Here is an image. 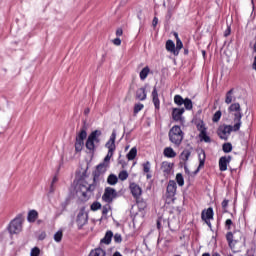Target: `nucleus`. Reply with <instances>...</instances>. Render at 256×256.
Listing matches in <instances>:
<instances>
[{
	"label": "nucleus",
	"mask_w": 256,
	"mask_h": 256,
	"mask_svg": "<svg viewBox=\"0 0 256 256\" xmlns=\"http://www.w3.org/2000/svg\"><path fill=\"white\" fill-rule=\"evenodd\" d=\"M95 189H97V185L94 182L89 184V182H87V180L84 178H80L75 186L76 195L85 200L91 198V195H93Z\"/></svg>",
	"instance_id": "f257e3e1"
},
{
	"label": "nucleus",
	"mask_w": 256,
	"mask_h": 256,
	"mask_svg": "<svg viewBox=\"0 0 256 256\" xmlns=\"http://www.w3.org/2000/svg\"><path fill=\"white\" fill-rule=\"evenodd\" d=\"M189 157H191V151L189 150H184L181 154H180V161L181 163H184V169H185V173H187V175H197L199 173V169L201 167H203V165H205V152H201L199 154V161H200V164L199 166L197 167V169L194 171V172H191L189 170V168L187 167V161H189Z\"/></svg>",
	"instance_id": "f03ea898"
},
{
	"label": "nucleus",
	"mask_w": 256,
	"mask_h": 256,
	"mask_svg": "<svg viewBox=\"0 0 256 256\" xmlns=\"http://www.w3.org/2000/svg\"><path fill=\"white\" fill-rule=\"evenodd\" d=\"M101 135H103L101 130H94L89 134L85 144L88 151H95V148L99 147L101 143Z\"/></svg>",
	"instance_id": "7ed1b4c3"
},
{
	"label": "nucleus",
	"mask_w": 256,
	"mask_h": 256,
	"mask_svg": "<svg viewBox=\"0 0 256 256\" xmlns=\"http://www.w3.org/2000/svg\"><path fill=\"white\" fill-rule=\"evenodd\" d=\"M230 115L234 116L235 129H241V119H243V113L241 112V104L233 103L228 107Z\"/></svg>",
	"instance_id": "20e7f679"
},
{
	"label": "nucleus",
	"mask_w": 256,
	"mask_h": 256,
	"mask_svg": "<svg viewBox=\"0 0 256 256\" xmlns=\"http://www.w3.org/2000/svg\"><path fill=\"white\" fill-rule=\"evenodd\" d=\"M169 139L171 143L179 147L183 141V131L179 126H173L169 131Z\"/></svg>",
	"instance_id": "39448f33"
},
{
	"label": "nucleus",
	"mask_w": 256,
	"mask_h": 256,
	"mask_svg": "<svg viewBox=\"0 0 256 256\" xmlns=\"http://www.w3.org/2000/svg\"><path fill=\"white\" fill-rule=\"evenodd\" d=\"M130 191L132 193V197H134V199L138 203L140 209H145V207H147V203L139 202L141 195H143V189L141 188V186H139L138 184H135V183H131Z\"/></svg>",
	"instance_id": "423d86ee"
},
{
	"label": "nucleus",
	"mask_w": 256,
	"mask_h": 256,
	"mask_svg": "<svg viewBox=\"0 0 256 256\" xmlns=\"http://www.w3.org/2000/svg\"><path fill=\"white\" fill-rule=\"evenodd\" d=\"M87 139V129L82 128L76 136L75 140V151L76 153H81L83 147L85 146V140Z\"/></svg>",
	"instance_id": "0eeeda50"
},
{
	"label": "nucleus",
	"mask_w": 256,
	"mask_h": 256,
	"mask_svg": "<svg viewBox=\"0 0 256 256\" xmlns=\"http://www.w3.org/2000/svg\"><path fill=\"white\" fill-rule=\"evenodd\" d=\"M23 230V218L21 216L16 217L13 221H11L8 231L11 235H17L21 233Z\"/></svg>",
	"instance_id": "6e6552de"
},
{
	"label": "nucleus",
	"mask_w": 256,
	"mask_h": 256,
	"mask_svg": "<svg viewBox=\"0 0 256 256\" xmlns=\"http://www.w3.org/2000/svg\"><path fill=\"white\" fill-rule=\"evenodd\" d=\"M107 166L103 165V164H98L96 166V169L93 171L92 173V177H93V183L97 185V183H99V181H101V179H103L105 173H107Z\"/></svg>",
	"instance_id": "1a4fd4ad"
},
{
	"label": "nucleus",
	"mask_w": 256,
	"mask_h": 256,
	"mask_svg": "<svg viewBox=\"0 0 256 256\" xmlns=\"http://www.w3.org/2000/svg\"><path fill=\"white\" fill-rule=\"evenodd\" d=\"M115 197H117V191L115 190V188L112 187H106L104 190V194L102 195V200L105 203H113V199H115Z\"/></svg>",
	"instance_id": "9d476101"
},
{
	"label": "nucleus",
	"mask_w": 256,
	"mask_h": 256,
	"mask_svg": "<svg viewBox=\"0 0 256 256\" xmlns=\"http://www.w3.org/2000/svg\"><path fill=\"white\" fill-rule=\"evenodd\" d=\"M232 131H239V129H235V124L233 126L226 125L224 127H220L218 130V135L221 139H227V137L231 135Z\"/></svg>",
	"instance_id": "9b49d317"
},
{
	"label": "nucleus",
	"mask_w": 256,
	"mask_h": 256,
	"mask_svg": "<svg viewBox=\"0 0 256 256\" xmlns=\"http://www.w3.org/2000/svg\"><path fill=\"white\" fill-rule=\"evenodd\" d=\"M202 219L211 227V219H213V208H208L207 210L202 211Z\"/></svg>",
	"instance_id": "f8f14e48"
},
{
	"label": "nucleus",
	"mask_w": 256,
	"mask_h": 256,
	"mask_svg": "<svg viewBox=\"0 0 256 256\" xmlns=\"http://www.w3.org/2000/svg\"><path fill=\"white\" fill-rule=\"evenodd\" d=\"M185 108H173L172 118L174 121H182Z\"/></svg>",
	"instance_id": "ddd939ff"
},
{
	"label": "nucleus",
	"mask_w": 256,
	"mask_h": 256,
	"mask_svg": "<svg viewBox=\"0 0 256 256\" xmlns=\"http://www.w3.org/2000/svg\"><path fill=\"white\" fill-rule=\"evenodd\" d=\"M231 163V156H223L219 160L220 171H227V165Z\"/></svg>",
	"instance_id": "4468645a"
},
{
	"label": "nucleus",
	"mask_w": 256,
	"mask_h": 256,
	"mask_svg": "<svg viewBox=\"0 0 256 256\" xmlns=\"http://www.w3.org/2000/svg\"><path fill=\"white\" fill-rule=\"evenodd\" d=\"M175 193H177V183L170 180L167 186V195L168 197H175Z\"/></svg>",
	"instance_id": "2eb2a0df"
},
{
	"label": "nucleus",
	"mask_w": 256,
	"mask_h": 256,
	"mask_svg": "<svg viewBox=\"0 0 256 256\" xmlns=\"http://www.w3.org/2000/svg\"><path fill=\"white\" fill-rule=\"evenodd\" d=\"M117 138V134L113 132L110 136V139L106 143V147L108 149V152L113 153L115 151V139Z\"/></svg>",
	"instance_id": "dca6fc26"
},
{
	"label": "nucleus",
	"mask_w": 256,
	"mask_h": 256,
	"mask_svg": "<svg viewBox=\"0 0 256 256\" xmlns=\"http://www.w3.org/2000/svg\"><path fill=\"white\" fill-rule=\"evenodd\" d=\"M151 97H152V101L155 106V109H159L161 105V101L159 100V93L157 92V87L153 88Z\"/></svg>",
	"instance_id": "f3484780"
},
{
	"label": "nucleus",
	"mask_w": 256,
	"mask_h": 256,
	"mask_svg": "<svg viewBox=\"0 0 256 256\" xmlns=\"http://www.w3.org/2000/svg\"><path fill=\"white\" fill-rule=\"evenodd\" d=\"M76 223L79 227V229H81L82 227H84L85 225H87V215H85L84 213H79L77 215V219H76Z\"/></svg>",
	"instance_id": "a211bd4d"
},
{
	"label": "nucleus",
	"mask_w": 256,
	"mask_h": 256,
	"mask_svg": "<svg viewBox=\"0 0 256 256\" xmlns=\"http://www.w3.org/2000/svg\"><path fill=\"white\" fill-rule=\"evenodd\" d=\"M38 217H39V212H37L36 210H30L28 212L27 220L29 223H35Z\"/></svg>",
	"instance_id": "6ab92c4d"
},
{
	"label": "nucleus",
	"mask_w": 256,
	"mask_h": 256,
	"mask_svg": "<svg viewBox=\"0 0 256 256\" xmlns=\"http://www.w3.org/2000/svg\"><path fill=\"white\" fill-rule=\"evenodd\" d=\"M88 256H107V252L103 248L92 249Z\"/></svg>",
	"instance_id": "aec40b11"
},
{
	"label": "nucleus",
	"mask_w": 256,
	"mask_h": 256,
	"mask_svg": "<svg viewBox=\"0 0 256 256\" xmlns=\"http://www.w3.org/2000/svg\"><path fill=\"white\" fill-rule=\"evenodd\" d=\"M136 99L139 101H145V99H147V91L145 88H140L136 91Z\"/></svg>",
	"instance_id": "412c9836"
},
{
	"label": "nucleus",
	"mask_w": 256,
	"mask_h": 256,
	"mask_svg": "<svg viewBox=\"0 0 256 256\" xmlns=\"http://www.w3.org/2000/svg\"><path fill=\"white\" fill-rule=\"evenodd\" d=\"M163 153H164V157H168L169 159H173L177 157V152L173 150V148L171 147H166Z\"/></svg>",
	"instance_id": "4be33fe9"
},
{
	"label": "nucleus",
	"mask_w": 256,
	"mask_h": 256,
	"mask_svg": "<svg viewBox=\"0 0 256 256\" xmlns=\"http://www.w3.org/2000/svg\"><path fill=\"white\" fill-rule=\"evenodd\" d=\"M166 51L173 53L177 57V51L175 50V42L173 40H168L166 42Z\"/></svg>",
	"instance_id": "5701e85b"
},
{
	"label": "nucleus",
	"mask_w": 256,
	"mask_h": 256,
	"mask_svg": "<svg viewBox=\"0 0 256 256\" xmlns=\"http://www.w3.org/2000/svg\"><path fill=\"white\" fill-rule=\"evenodd\" d=\"M226 239L229 243V247L235 251V245L237 244V240H234V236H233V233L229 232L227 233L226 235Z\"/></svg>",
	"instance_id": "b1692460"
},
{
	"label": "nucleus",
	"mask_w": 256,
	"mask_h": 256,
	"mask_svg": "<svg viewBox=\"0 0 256 256\" xmlns=\"http://www.w3.org/2000/svg\"><path fill=\"white\" fill-rule=\"evenodd\" d=\"M111 239H113V232L107 231L100 243H105V245H109L111 243Z\"/></svg>",
	"instance_id": "393cba45"
},
{
	"label": "nucleus",
	"mask_w": 256,
	"mask_h": 256,
	"mask_svg": "<svg viewBox=\"0 0 256 256\" xmlns=\"http://www.w3.org/2000/svg\"><path fill=\"white\" fill-rule=\"evenodd\" d=\"M233 92H234V90L231 89L230 91H228V92L226 93L225 103H226L227 105H230V103H233V101H235V97H234V95H233Z\"/></svg>",
	"instance_id": "a878e982"
},
{
	"label": "nucleus",
	"mask_w": 256,
	"mask_h": 256,
	"mask_svg": "<svg viewBox=\"0 0 256 256\" xmlns=\"http://www.w3.org/2000/svg\"><path fill=\"white\" fill-rule=\"evenodd\" d=\"M171 169H173V164L170 162H163L161 165V170L164 173H171Z\"/></svg>",
	"instance_id": "bb28decb"
},
{
	"label": "nucleus",
	"mask_w": 256,
	"mask_h": 256,
	"mask_svg": "<svg viewBox=\"0 0 256 256\" xmlns=\"http://www.w3.org/2000/svg\"><path fill=\"white\" fill-rule=\"evenodd\" d=\"M108 185H115L116 183H119V178L115 174H110L107 178Z\"/></svg>",
	"instance_id": "cd10ccee"
},
{
	"label": "nucleus",
	"mask_w": 256,
	"mask_h": 256,
	"mask_svg": "<svg viewBox=\"0 0 256 256\" xmlns=\"http://www.w3.org/2000/svg\"><path fill=\"white\" fill-rule=\"evenodd\" d=\"M150 71L151 70L149 69V66H146L141 70L140 72L141 81H145L147 79V76L149 75Z\"/></svg>",
	"instance_id": "c85d7f7f"
},
{
	"label": "nucleus",
	"mask_w": 256,
	"mask_h": 256,
	"mask_svg": "<svg viewBox=\"0 0 256 256\" xmlns=\"http://www.w3.org/2000/svg\"><path fill=\"white\" fill-rule=\"evenodd\" d=\"M200 139H201V141H204L205 143L211 142V138L209 136H207V130H205V128H203L200 132Z\"/></svg>",
	"instance_id": "c756f323"
},
{
	"label": "nucleus",
	"mask_w": 256,
	"mask_h": 256,
	"mask_svg": "<svg viewBox=\"0 0 256 256\" xmlns=\"http://www.w3.org/2000/svg\"><path fill=\"white\" fill-rule=\"evenodd\" d=\"M144 173H147L146 177L147 179H151V174L149 172L151 171V162H146L142 164Z\"/></svg>",
	"instance_id": "7c9ffc66"
},
{
	"label": "nucleus",
	"mask_w": 256,
	"mask_h": 256,
	"mask_svg": "<svg viewBox=\"0 0 256 256\" xmlns=\"http://www.w3.org/2000/svg\"><path fill=\"white\" fill-rule=\"evenodd\" d=\"M111 157H113V152H108V154L104 158L103 162L100 163V165H104L105 167L109 168V162L111 161Z\"/></svg>",
	"instance_id": "2f4dec72"
},
{
	"label": "nucleus",
	"mask_w": 256,
	"mask_h": 256,
	"mask_svg": "<svg viewBox=\"0 0 256 256\" xmlns=\"http://www.w3.org/2000/svg\"><path fill=\"white\" fill-rule=\"evenodd\" d=\"M183 105H184L185 109H187V111H191V109H193V101H191V99H189V98L184 99Z\"/></svg>",
	"instance_id": "473e14b6"
},
{
	"label": "nucleus",
	"mask_w": 256,
	"mask_h": 256,
	"mask_svg": "<svg viewBox=\"0 0 256 256\" xmlns=\"http://www.w3.org/2000/svg\"><path fill=\"white\" fill-rule=\"evenodd\" d=\"M63 239V231L59 230L54 234V241H56V243H61Z\"/></svg>",
	"instance_id": "72a5a7b5"
},
{
	"label": "nucleus",
	"mask_w": 256,
	"mask_h": 256,
	"mask_svg": "<svg viewBox=\"0 0 256 256\" xmlns=\"http://www.w3.org/2000/svg\"><path fill=\"white\" fill-rule=\"evenodd\" d=\"M185 102V99H183V97H181V95H175L174 96V103L178 106L183 105Z\"/></svg>",
	"instance_id": "f704fd0d"
},
{
	"label": "nucleus",
	"mask_w": 256,
	"mask_h": 256,
	"mask_svg": "<svg viewBox=\"0 0 256 256\" xmlns=\"http://www.w3.org/2000/svg\"><path fill=\"white\" fill-rule=\"evenodd\" d=\"M136 157H137V147H133L129 151V161H133V159H135Z\"/></svg>",
	"instance_id": "c9c22d12"
},
{
	"label": "nucleus",
	"mask_w": 256,
	"mask_h": 256,
	"mask_svg": "<svg viewBox=\"0 0 256 256\" xmlns=\"http://www.w3.org/2000/svg\"><path fill=\"white\" fill-rule=\"evenodd\" d=\"M182 49H183V42L181 41V38H177L176 47H175V51H177V55H179V52Z\"/></svg>",
	"instance_id": "e433bc0d"
},
{
	"label": "nucleus",
	"mask_w": 256,
	"mask_h": 256,
	"mask_svg": "<svg viewBox=\"0 0 256 256\" xmlns=\"http://www.w3.org/2000/svg\"><path fill=\"white\" fill-rule=\"evenodd\" d=\"M176 181H177V183L180 187H183V185H185V180H184L183 175L181 173H178L176 175Z\"/></svg>",
	"instance_id": "4c0bfd02"
},
{
	"label": "nucleus",
	"mask_w": 256,
	"mask_h": 256,
	"mask_svg": "<svg viewBox=\"0 0 256 256\" xmlns=\"http://www.w3.org/2000/svg\"><path fill=\"white\" fill-rule=\"evenodd\" d=\"M128 177L129 174L125 170L120 171V173L118 174V179H120V181H125Z\"/></svg>",
	"instance_id": "58836bf2"
},
{
	"label": "nucleus",
	"mask_w": 256,
	"mask_h": 256,
	"mask_svg": "<svg viewBox=\"0 0 256 256\" xmlns=\"http://www.w3.org/2000/svg\"><path fill=\"white\" fill-rule=\"evenodd\" d=\"M59 181V178L57 176H54L50 185V193H55V183Z\"/></svg>",
	"instance_id": "ea45409f"
},
{
	"label": "nucleus",
	"mask_w": 256,
	"mask_h": 256,
	"mask_svg": "<svg viewBox=\"0 0 256 256\" xmlns=\"http://www.w3.org/2000/svg\"><path fill=\"white\" fill-rule=\"evenodd\" d=\"M223 151L224 153H231V151H233V146L231 145V143H225L223 145Z\"/></svg>",
	"instance_id": "a19ab883"
},
{
	"label": "nucleus",
	"mask_w": 256,
	"mask_h": 256,
	"mask_svg": "<svg viewBox=\"0 0 256 256\" xmlns=\"http://www.w3.org/2000/svg\"><path fill=\"white\" fill-rule=\"evenodd\" d=\"M39 255H41V249H39V247L32 248L30 256H39Z\"/></svg>",
	"instance_id": "79ce46f5"
},
{
	"label": "nucleus",
	"mask_w": 256,
	"mask_h": 256,
	"mask_svg": "<svg viewBox=\"0 0 256 256\" xmlns=\"http://www.w3.org/2000/svg\"><path fill=\"white\" fill-rule=\"evenodd\" d=\"M143 107H145V106L141 103L135 104V106H134V115H137V113H139V111H142Z\"/></svg>",
	"instance_id": "37998d69"
},
{
	"label": "nucleus",
	"mask_w": 256,
	"mask_h": 256,
	"mask_svg": "<svg viewBox=\"0 0 256 256\" xmlns=\"http://www.w3.org/2000/svg\"><path fill=\"white\" fill-rule=\"evenodd\" d=\"M90 208H91V211H99V209H101V203L94 202Z\"/></svg>",
	"instance_id": "c03bdc74"
},
{
	"label": "nucleus",
	"mask_w": 256,
	"mask_h": 256,
	"mask_svg": "<svg viewBox=\"0 0 256 256\" xmlns=\"http://www.w3.org/2000/svg\"><path fill=\"white\" fill-rule=\"evenodd\" d=\"M219 119H221V111L218 110L213 116L214 123H217Z\"/></svg>",
	"instance_id": "a18cd8bd"
},
{
	"label": "nucleus",
	"mask_w": 256,
	"mask_h": 256,
	"mask_svg": "<svg viewBox=\"0 0 256 256\" xmlns=\"http://www.w3.org/2000/svg\"><path fill=\"white\" fill-rule=\"evenodd\" d=\"M109 209H111V206H109V204L103 206V208H102V215H107V213H109Z\"/></svg>",
	"instance_id": "49530a36"
},
{
	"label": "nucleus",
	"mask_w": 256,
	"mask_h": 256,
	"mask_svg": "<svg viewBox=\"0 0 256 256\" xmlns=\"http://www.w3.org/2000/svg\"><path fill=\"white\" fill-rule=\"evenodd\" d=\"M114 241L115 243H121L123 241V238H121V234H115Z\"/></svg>",
	"instance_id": "de8ad7c7"
},
{
	"label": "nucleus",
	"mask_w": 256,
	"mask_h": 256,
	"mask_svg": "<svg viewBox=\"0 0 256 256\" xmlns=\"http://www.w3.org/2000/svg\"><path fill=\"white\" fill-rule=\"evenodd\" d=\"M113 45H116V47H119L121 45V39L119 37L112 40Z\"/></svg>",
	"instance_id": "09e8293b"
},
{
	"label": "nucleus",
	"mask_w": 256,
	"mask_h": 256,
	"mask_svg": "<svg viewBox=\"0 0 256 256\" xmlns=\"http://www.w3.org/2000/svg\"><path fill=\"white\" fill-rule=\"evenodd\" d=\"M47 237V233L41 232V234L38 236L39 241H43Z\"/></svg>",
	"instance_id": "8fccbe9b"
},
{
	"label": "nucleus",
	"mask_w": 256,
	"mask_h": 256,
	"mask_svg": "<svg viewBox=\"0 0 256 256\" xmlns=\"http://www.w3.org/2000/svg\"><path fill=\"white\" fill-rule=\"evenodd\" d=\"M121 35H123V29L122 28H118L116 30V37H121Z\"/></svg>",
	"instance_id": "3c124183"
},
{
	"label": "nucleus",
	"mask_w": 256,
	"mask_h": 256,
	"mask_svg": "<svg viewBox=\"0 0 256 256\" xmlns=\"http://www.w3.org/2000/svg\"><path fill=\"white\" fill-rule=\"evenodd\" d=\"M229 205V200H224L223 202H222V208L225 210V209H227V206Z\"/></svg>",
	"instance_id": "603ef678"
},
{
	"label": "nucleus",
	"mask_w": 256,
	"mask_h": 256,
	"mask_svg": "<svg viewBox=\"0 0 256 256\" xmlns=\"http://www.w3.org/2000/svg\"><path fill=\"white\" fill-rule=\"evenodd\" d=\"M229 35H231V27H228L224 33L225 37H229Z\"/></svg>",
	"instance_id": "864d4df0"
},
{
	"label": "nucleus",
	"mask_w": 256,
	"mask_h": 256,
	"mask_svg": "<svg viewBox=\"0 0 256 256\" xmlns=\"http://www.w3.org/2000/svg\"><path fill=\"white\" fill-rule=\"evenodd\" d=\"M157 23H159V19H157V17H154V19L152 21L153 27H157Z\"/></svg>",
	"instance_id": "5fc2aeb1"
},
{
	"label": "nucleus",
	"mask_w": 256,
	"mask_h": 256,
	"mask_svg": "<svg viewBox=\"0 0 256 256\" xmlns=\"http://www.w3.org/2000/svg\"><path fill=\"white\" fill-rule=\"evenodd\" d=\"M231 225H233V221H231V219H227L226 220V227H228V229H229V227H231Z\"/></svg>",
	"instance_id": "6e6d98bb"
},
{
	"label": "nucleus",
	"mask_w": 256,
	"mask_h": 256,
	"mask_svg": "<svg viewBox=\"0 0 256 256\" xmlns=\"http://www.w3.org/2000/svg\"><path fill=\"white\" fill-rule=\"evenodd\" d=\"M184 55H189V50L187 48L184 49Z\"/></svg>",
	"instance_id": "4d7b16f0"
},
{
	"label": "nucleus",
	"mask_w": 256,
	"mask_h": 256,
	"mask_svg": "<svg viewBox=\"0 0 256 256\" xmlns=\"http://www.w3.org/2000/svg\"><path fill=\"white\" fill-rule=\"evenodd\" d=\"M89 111H90L89 108L85 109L84 110L85 115H89Z\"/></svg>",
	"instance_id": "13d9d810"
},
{
	"label": "nucleus",
	"mask_w": 256,
	"mask_h": 256,
	"mask_svg": "<svg viewBox=\"0 0 256 256\" xmlns=\"http://www.w3.org/2000/svg\"><path fill=\"white\" fill-rule=\"evenodd\" d=\"M176 41L179 39V34H175Z\"/></svg>",
	"instance_id": "bf43d9fd"
},
{
	"label": "nucleus",
	"mask_w": 256,
	"mask_h": 256,
	"mask_svg": "<svg viewBox=\"0 0 256 256\" xmlns=\"http://www.w3.org/2000/svg\"><path fill=\"white\" fill-rule=\"evenodd\" d=\"M202 256H211L209 253H204Z\"/></svg>",
	"instance_id": "052dcab7"
},
{
	"label": "nucleus",
	"mask_w": 256,
	"mask_h": 256,
	"mask_svg": "<svg viewBox=\"0 0 256 256\" xmlns=\"http://www.w3.org/2000/svg\"><path fill=\"white\" fill-rule=\"evenodd\" d=\"M254 51L256 52V42H255V44H254Z\"/></svg>",
	"instance_id": "680f3d73"
},
{
	"label": "nucleus",
	"mask_w": 256,
	"mask_h": 256,
	"mask_svg": "<svg viewBox=\"0 0 256 256\" xmlns=\"http://www.w3.org/2000/svg\"><path fill=\"white\" fill-rule=\"evenodd\" d=\"M135 165H137V161H135V162L133 163V167H135Z\"/></svg>",
	"instance_id": "e2e57ef3"
},
{
	"label": "nucleus",
	"mask_w": 256,
	"mask_h": 256,
	"mask_svg": "<svg viewBox=\"0 0 256 256\" xmlns=\"http://www.w3.org/2000/svg\"><path fill=\"white\" fill-rule=\"evenodd\" d=\"M126 158L129 159V153L126 154Z\"/></svg>",
	"instance_id": "0e129e2a"
},
{
	"label": "nucleus",
	"mask_w": 256,
	"mask_h": 256,
	"mask_svg": "<svg viewBox=\"0 0 256 256\" xmlns=\"http://www.w3.org/2000/svg\"><path fill=\"white\" fill-rule=\"evenodd\" d=\"M202 55L205 56V51H202Z\"/></svg>",
	"instance_id": "69168bd1"
},
{
	"label": "nucleus",
	"mask_w": 256,
	"mask_h": 256,
	"mask_svg": "<svg viewBox=\"0 0 256 256\" xmlns=\"http://www.w3.org/2000/svg\"><path fill=\"white\" fill-rule=\"evenodd\" d=\"M125 149H126V151H127V149H129V146H126Z\"/></svg>",
	"instance_id": "338daca9"
},
{
	"label": "nucleus",
	"mask_w": 256,
	"mask_h": 256,
	"mask_svg": "<svg viewBox=\"0 0 256 256\" xmlns=\"http://www.w3.org/2000/svg\"><path fill=\"white\" fill-rule=\"evenodd\" d=\"M213 256H220L219 254H214Z\"/></svg>",
	"instance_id": "774afa93"
}]
</instances>
